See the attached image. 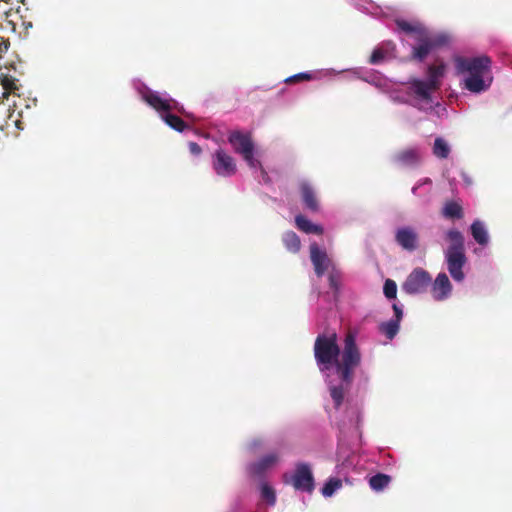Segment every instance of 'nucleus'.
<instances>
[{
  "label": "nucleus",
  "instance_id": "nucleus-1",
  "mask_svg": "<svg viewBox=\"0 0 512 512\" xmlns=\"http://www.w3.org/2000/svg\"><path fill=\"white\" fill-rule=\"evenodd\" d=\"M314 357L322 372L334 366L340 383L331 385L329 391L335 407L341 406L353 383L355 369L361 364L355 335L352 332L346 334L342 352L336 333L318 335L314 342Z\"/></svg>",
  "mask_w": 512,
  "mask_h": 512
},
{
  "label": "nucleus",
  "instance_id": "nucleus-2",
  "mask_svg": "<svg viewBox=\"0 0 512 512\" xmlns=\"http://www.w3.org/2000/svg\"><path fill=\"white\" fill-rule=\"evenodd\" d=\"M460 74H467L465 88L473 93L486 91L492 83L491 58L487 55L478 57H458L455 60Z\"/></svg>",
  "mask_w": 512,
  "mask_h": 512
},
{
  "label": "nucleus",
  "instance_id": "nucleus-3",
  "mask_svg": "<svg viewBox=\"0 0 512 512\" xmlns=\"http://www.w3.org/2000/svg\"><path fill=\"white\" fill-rule=\"evenodd\" d=\"M417 45L412 48V59L423 61L434 49L442 47L449 42L445 34H432L429 30L416 39Z\"/></svg>",
  "mask_w": 512,
  "mask_h": 512
},
{
  "label": "nucleus",
  "instance_id": "nucleus-4",
  "mask_svg": "<svg viewBox=\"0 0 512 512\" xmlns=\"http://www.w3.org/2000/svg\"><path fill=\"white\" fill-rule=\"evenodd\" d=\"M283 481L299 491L312 493L315 488L314 477L307 463H298L292 475L285 473Z\"/></svg>",
  "mask_w": 512,
  "mask_h": 512
},
{
  "label": "nucleus",
  "instance_id": "nucleus-5",
  "mask_svg": "<svg viewBox=\"0 0 512 512\" xmlns=\"http://www.w3.org/2000/svg\"><path fill=\"white\" fill-rule=\"evenodd\" d=\"M431 284V275L423 268H415L402 284V290L409 294H421L427 291Z\"/></svg>",
  "mask_w": 512,
  "mask_h": 512
},
{
  "label": "nucleus",
  "instance_id": "nucleus-6",
  "mask_svg": "<svg viewBox=\"0 0 512 512\" xmlns=\"http://www.w3.org/2000/svg\"><path fill=\"white\" fill-rule=\"evenodd\" d=\"M212 167L221 177H231L237 172L234 158L223 149H217L212 156Z\"/></svg>",
  "mask_w": 512,
  "mask_h": 512
},
{
  "label": "nucleus",
  "instance_id": "nucleus-7",
  "mask_svg": "<svg viewBox=\"0 0 512 512\" xmlns=\"http://www.w3.org/2000/svg\"><path fill=\"white\" fill-rule=\"evenodd\" d=\"M408 85L407 93L413 96L416 100L425 103H431L432 94L437 91V89L430 85L427 81L418 78H412Z\"/></svg>",
  "mask_w": 512,
  "mask_h": 512
},
{
  "label": "nucleus",
  "instance_id": "nucleus-8",
  "mask_svg": "<svg viewBox=\"0 0 512 512\" xmlns=\"http://www.w3.org/2000/svg\"><path fill=\"white\" fill-rule=\"evenodd\" d=\"M143 100L158 112H169L173 109L182 111V108L178 107V103L173 99H164L157 92L148 90L142 94Z\"/></svg>",
  "mask_w": 512,
  "mask_h": 512
},
{
  "label": "nucleus",
  "instance_id": "nucleus-9",
  "mask_svg": "<svg viewBox=\"0 0 512 512\" xmlns=\"http://www.w3.org/2000/svg\"><path fill=\"white\" fill-rule=\"evenodd\" d=\"M228 141L233 147L234 151L241 156L250 154L254 150V143L250 133H243L239 130L231 131L228 135Z\"/></svg>",
  "mask_w": 512,
  "mask_h": 512
},
{
  "label": "nucleus",
  "instance_id": "nucleus-10",
  "mask_svg": "<svg viewBox=\"0 0 512 512\" xmlns=\"http://www.w3.org/2000/svg\"><path fill=\"white\" fill-rule=\"evenodd\" d=\"M421 161L420 150L417 147L405 148L392 156V162L398 167H416Z\"/></svg>",
  "mask_w": 512,
  "mask_h": 512
},
{
  "label": "nucleus",
  "instance_id": "nucleus-11",
  "mask_svg": "<svg viewBox=\"0 0 512 512\" xmlns=\"http://www.w3.org/2000/svg\"><path fill=\"white\" fill-rule=\"evenodd\" d=\"M445 259L451 277L457 282L464 280L465 274L462 269L467 261L465 252L445 253Z\"/></svg>",
  "mask_w": 512,
  "mask_h": 512
},
{
  "label": "nucleus",
  "instance_id": "nucleus-12",
  "mask_svg": "<svg viewBox=\"0 0 512 512\" xmlns=\"http://www.w3.org/2000/svg\"><path fill=\"white\" fill-rule=\"evenodd\" d=\"M431 294L436 301L447 299L452 292V284L445 273H439L436 279L431 281Z\"/></svg>",
  "mask_w": 512,
  "mask_h": 512
},
{
  "label": "nucleus",
  "instance_id": "nucleus-13",
  "mask_svg": "<svg viewBox=\"0 0 512 512\" xmlns=\"http://www.w3.org/2000/svg\"><path fill=\"white\" fill-rule=\"evenodd\" d=\"M395 241L404 250L412 252L418 247V234L411 227H402L396 231Z\"/></svg>",
  "mask_w": 512,
  "mask_h": 512
},
{
  "label": "nucleus",
  "instance_id": "nucleus-14",
  "mask_svg": "<svg viewBox=\"0 0 512 512\" xmlns=\"http://www.w3.org/2000/svg\"><path fill=\"white\" fill-rule=\"evenodd\" d=\"M310 258L314 266L315 273L318 277L324 275L330 264V259L326 251L320 249L317 243L310 245Z\"/></svg>",
  "mask_w": 512,
  "mask_h": 512
},
{
  "label": "nucleus",
  "instance_id": "nucleus-15",
  "mask_svg": "<svg viewBox=\"0 0 512 512\" xmlns=\"http://www.w3.org/2000/svg\"><path fill=\"white\" fill-rule=\"evenodd\" d=\"M278 462V456L270 453L263 456L257 462L251 463L248 467L250 475L255 477L262 476L268 469L272 468Z\"/></svg>",
  "mask_w": 512,
  "mask_h": 512
},
{
  "label": "nucleus",
  "instance_id": "nucleus-16",
  "mask_svg": "<svg viewBox=\"0 0 512 512\" xmlns=\"http://www.w3.org/2000/svg\"><path fill=\"white\" fill-rule=\"evenodd\" d=\"M302 201L307 209L317 212L319 203L313 187L306 181H302L299 185Z\"/></svg>",
  "mask_w": 512,
  "mask_h": 512
},
{
  "label": "nucleus",
  "instance_id": "nucleus-17",
  "mask_svg": "<svg viewBox=\"0 0 512 512\" xmlns=\"http://www.w3.org/2000/svg\"><path fill=\"white\" fill-rule=\"evenodd\" d=\"M395 24L399 31L412 36L415 40L428 31V29L419 22H409L403 19H397Z\"/></svg>",
  "mask_w": 512,
  "mask_h": 512
},
{
  "label": "nucleus",
  "instance_id": "nucleus-18",
  "mask_svg": "<svg viewBox=\"0 0 512 512\" xmlns=\"http://www.w3.org/2000/svg\"><path fill=\"white\" fill-rule=\"evenodd\" d=\"M446 240L449 242V246L445 253L465 252L464 236L460 231L456 229L448 230Z\"/></svg>",
  "mask_w": 512,
  "mask_h": 512
},
{
  "label": "nucleus",
  "instance_id": "nucleus-19",
  "mask_svg": "<svg viewBox=\"0 0 512 512\" xmlns=\"http://www.w3.org/2000/svg\"><path fill=\"white\" fill-rule=\"evenodd\" d=\"M446 66L443 62L439 64L429 65L427 68V82L437 90L441 86V78L444 76Z\"/></svg>",
  "mask_w": 512,
  "mask_h": 512
},
{
  "label": "nucleus",
  "instance_id": "nucleus-20",
  "mask_svg": "<svg viewBox=\"0 0 512 512\" xmlns=\"http://www.w3.org/2000/svg\"><path fill=\"white\" fill-rule=\"evenodd\" d=\"M295 223L299 230H301L307 234H316V235L323 234L322 226L312 223L303 215H297L295 217Z\"/></svg>",
  "mask_w": 512,
  "mask_h": 512
},
{
  "label": "nucleus",
  "instance_id": "nucleus-21",
  "mask_svg": "<svg viewBox=\"0 0 512 512\" xmlns=\"http://www.w3.org/2000/svg\"><path fill=\"white\" fill-rule=\"evenodd\" d=\"M442 215L447 219H462L464 217L463 207L457 201H447L442 208Z\"/></svg>",
  "mask_w": 512,
  "mask_h": 512
},
{
  "label": "nucleus",
  "instance_id": "nucleus-22",
  "mask_svg": "<svg viewBox=\"0 0 512 512\" xmlns=\"http://www.w3.org/2000/svg\"><path fill=\"white\" fill-rule=\"evenodd\" d=\"M470 229L472 237L479 245L485 246L488 244L489 237L483 222L475 220Z\"/></svg>",
  "mask_w": 512,
  "mask_h": 512
},
{
  "label": "nucleus",
  "instance_id": "nucleus-23",
  "mask_svg": "<svg viewBox=\"0 0 512 512\" xmlns=\"http://www.w3.org/2000/svg\"><path fill=\"white\" fill-rule=\"evenodd\" d=\"M282 242L286 249L291 253H297L301 247V241L298 235L293 231H286L282 235Z\"/></svg>",
  "mask_w": 512,
  "mask_h": 512
},
{
  "label": "nucleus",
  "instance_id": "nucleus-24",
  "mask_svg": "<svg viewBox=\"0 0 512 512\" xmlns=\"http://www.w3.org/2000/svg\"><path fill=\"white\" fill-rule=\"evenodd\" d=\"M391 482V477L387 474L377 473L369 479V485L374 491H382Z\"/></svg>",
  "mask_w": 512,
  "mask_h": 512
},
{
  "label": "nucleus",
  "instance_id": "nucleus-25",
  "mask_svg": "<svg viewBox=\"0 0 512 512\" xmlns=\"http://www.w3.org/2000/svg\"><path fill=\"white\" fill-rule=\"evenodd\" d=\"M162 119L168 126L178 132H182L188 127L187 124L179 116L169 112L162 114Z\"/></svg>",
  "mask_w": 512,
  "mask_h": 512
},
{
  "label": "nucleus",
  "instance_id": "nucleus-26",
  "mask_svg": "<svg viewBox=\"0 0 512 512\" xmlns=\"http://www.w3.org/2000/svg\"><path fill=\"white\" fill-rule=\"evenodd\" d=\"M433 154L439 159H446L450 154V146L441 137H437L433 145Z\"/></svg>",
  "mask_w": 512,
  "mask_h": 512
},
{
  "label": "nucleus",
  "instance_id": "nucleus-27",
  "mask_svg": "<svg viewBox=\"0 0 512 512\" xmlns=\"http://www.w3.org/2000/svg\"><path fill=\"white\" fill-rule=\"evenodd\" d=\"M0 83L4 89V97H7L9 93H15V91L18 90L16 79L8 74H0Z\"/></svg>",
  "mask_w": 512,
  "mask_h": 512
},
{
  "label": "nucleus",
  "instance_id": "nucleus-28",
  "mask_svg": "<svg viewBox=\"0 0 512 512\" xmlns=\"http://www.w3.org/2000/svg\"><path fill=\"white\" fill-rule=\"evenodd\" d=\"M379 329L388 339L392 340L399 331V322L390 320L380 324Z\"/></svg>",
  "mask_w": 512,
  "mask_h": 512
},
{
  "label": "nucleus",
  "instance_id": "nucleus-29",
  "mask_svg": "<svg viewBox=\"0 0 512 512\" xmlns=\"http://www.w3.org/2000/svg\"><path fill=\"white\" fill-rule=\"evenodd\" d=\"M342 486V482L339 479H329L322 488V494L325 497H330L333 493Z\"/></svg>",
  "mask_w": 512,
  "mask_h": 512
},
{
  "label": "nucleus",
  "instance_id": "nucleus-30",
  "mask_svg": "<svg viewBox=\"0 0 512 512\" xmlns=\"http://www.w3.org/2000/svg\"><path fill=\"white\" fill-rule=\"evenodd\" d=\"M261 497L265 500L269 505H274L276 503V494L274 489L266 483L261 485Z\"/></svg>",
  "mask_w": 512,
  "mask_h": 512
},
{
  "label": "nucleus",
  "instance_id": "nucleus-31",
  "mask_svg": "<svg viewBox=\"0 0 512 512\" xmlns=\"http://www.w3.org/2000/svg\"><path fill=\"white\" fill-rule=\"evenodd\" d=\"M383 292L386 298L395 299L397 295V285L394 280L387 279L384 283Z\"/></svg>",
  "mask_w": 512,
  "mask_h": 512
},
{
  "label": "nucleus",
  "instance_id": "nucleus-32",
  "mask_svg": "<svg viewBox=\"0 0 512 512\" xmlns=\"http://www.w3.org/2000/svg\"><path fill=\"white\" fill-rule=\"evenodd\" d=\"M328 281H329L330 288L335 293H337L339 291L340 283H341L340 273L338 271H335V270L331 271L329 273V276H328Z\"/></svg>",
  "mask_w": 512,
  "mask_h": 512
},
{
  "label": "nucleus",
  "instance_id": "nucleus-33",
  "mask_svg": "<svg viewBox=\"0 0 512 512\" xmlns=\"http://www.w3.org/2000/svg\"><path fill=\"white\" fill-rule=\"evenodd\" d=\"M387 52L382 48H376L373 50L369 63L372 65L380 64L386 57Z\"/></svg>",
  "mask_w": 512,
  "mask_h": 512
},
{
  "label": "nucleus",
  "instance_id": "nucleus-34",
  "mask_svg": "<svg viewBox=\"0 0 512 512\" xmlns=\"http://www.w3.org/2000/svg\"><path fill=\"white\" fill-rule=\"evenodd\" d=\"M312 79V75L307 72L295 74L285 80L286 83H296L299 81H309Z\"/></svg>",
  "mask_w": 512,
  "mask_h": 512
},
{
  "label": "nucleus",
  "instance_id": "nucleus-35",
  "mask_svg": "<svg viewBox=\"0 0 512 512\" xmlns=\"http://www.w3.org/2000/svg\"><path fill=\"white\" fill-rule=\"evenodd\" d=\"M242 157L251 168H257L258 166H261L260 162L254 158V150L250 152L249 156L248 154H245Z\"/></svg>",
  "mask_w": 512,
  "mask_h": 512
},
{
  "label": "nucleus",
  "instance_id": "nucleus-36",
  "mask_svg": "<svg viewBox=\"0 0 512 512\" xmlns=\"http://www.w3.org/2000/svg\"><path fill=\"white\" fill-rule=\"evenodd\" d=\"M10 47V42L7 38L0 36V58H2V54L6 53Z\"/></svg>",
  "mask_w": 512,
  "mask_h": 512
},
{
  "label": "nucleus",
  "instance_id": "nucleus-37",
  "mask_svg": "<svg viewBox=\"0 0 512 512\" xmlns=\"http://www.w3.org/2000/svg\"><path fill=\"white\" fill-rule=\"evenodd\" d=\"M189 151L193 155H200L202 152L201 147L196 142H189L188 144Z\"/></svg>",
  "mask_w": 512,
  "mask_h": 512
},
{
  "label": "nucleus",
  "instance_id": "nucleus-38",
  "mask_svg": "<svg viewBox=\"0 0 512 512\" xmlns=\"http://www.w3.org/2000/svg\"><path fill=\"white\" fill-rule=\"evenodd\" d=\"M393 310H394V314H395L394 320L400 323L402 316H403L402 309L397 304H393Z\"/></svg>",
  "mask_w": 512,
  "mask_h": 512
},
{
  "label": "nucleus",
  "instance_id": "nucleus-39",
  "mask_svg": "<svg viewBox=\"0 0 512 512\" xmlns=\"http://www.w3.org/2000/svg\"><path fill=\"white\" fill-rule=\"evenodd\" d=\"M261 444L260 441H254L252 444H251V447L252 448H256L257 446H259Z\"/></svg>",
  "mask_w": 512,
  "mask_h": 512
}]
</instances>
